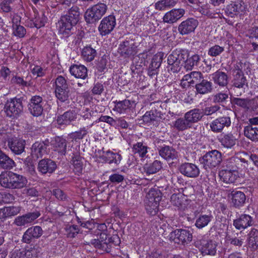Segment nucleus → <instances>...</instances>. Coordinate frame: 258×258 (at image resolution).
I'll return each mask as SVG.
<instances>
[{
    "mask_svg": "<svg viewBox=\"0 0 258 258\" xmlns=\"http://www.w3.org/2000/svg\"><path fill=\"white\" fill-rule=\"evenodd\" d=\"M199 60L200 56L198 54L190 56L187 50L176 49L169 55L167 62L169 70L173 73H177L180 71L183 63L184 68L187 71L191 70L195 66L197 65Z\"/></svg>",
    "mask_w": 258,
    "mask_h": 258,
    "instance_id": "obj_1",
    "label": "nucleus"
},
{
    "mask_svg": "<svg viewBox=\"0 0 258 258\" xmlns=\"http://www.w3.org/2000/svg\"><path fill=\"white\" fill-rule=\"evenodd\" d=\"M244 64L241 62H237L232 71V86L234 88L239 89L245 92V89L248 87L246 77L244 76L242 69Z\"/></svg>",
    "mask_w": 258,
    "mask_h": 258,
    "instance_id": "obj_2",
    "label": "nucleus"
},
{
    "mask_svg": "<svg viewBox=\"0 0 258 258\" xmlns=\"http://www.w3.org/2000/svg\"><path fill=\"white\" fill-rule=\"evenodd\" d=\"M162 198V193L157 188H151L146 196L145 208L148 213L156 215L159 210V202Z\"/></svg>",
    "mask_w": 258,
    "mask_h": 258,
    "instance_id": "obj_3",
    "label": "nucleus"
},
{
    "mask_svg": "<svg viewBox=\"0 0 258 258\" xmlns=\"http://www.w3.org/2000/svg\"><path fill=\"white\" fill-rule=\"evenodd\" d=\"M107 6L104 3H99L87 9L85 14L87 22L92 23L100 20L106 13Z\"/></svg>",
    "mask_w": 258,
    "mask_h": 258,
    "instance_id": "obj_4",
    "label": "nucleus"
},
{
    "mask_svg": "<svg viewBox=\"0 0 258 258\" xmlns=\"http://www.w3.org/2000/svg\"><path fill=\"white\" fill-rule=\"evenodd\" d=\"M4 110L7 116L10 117H17L23 110L22 100L16 97L8 100L5 105Z\"/></svg>",
    "mask_w": 258,
    "mask_h": 258,
    "instance_id": "obj_5",
    "label": "nucleus"
},
{
    "mask_svg": "<svg viewBox=\"0 0 258 258\" xmlns=\"http://www.w3.org/2000/svg\"><path fill=\"white\" fill-rule=\"evenodd\" d=\"M234 159H230L227 164V169H223L219 173L220 180L226 183H232L235 182L238 177L237 167L235 165H229L233 163Z\"/></svg>",
    "mask_w": 258,
    "mask_h": 258,
    "instance_id": "obj_6",
    "label": "nucleus"
},
{
    "mask_svg": "<svg viewBox=\"0 0 258 258\" xmlns=\"http://www.w3.org/2000/svg\"><path fill=\"white\" fill-rule=\"evenodd\" d=\"M195 245L198 247L203 255H215L217 252V243L212 240L202 238L195 242Z\"/></svg>",
    "mask_w": 258,
    "mask_h": 258,
    "instance_id": "obj_7",
    "label": "nucleus"
},
{
    "mask_svg": "<svg viewBox=\"0 0 258 258\" xmlns=\"http://www.w3.org/2000/svg\"><path fill=\"white\" fill-rule=\"evenodd\" d=\"M222 154L216 150H212L203 156L201 163L205 169L216 167L221 162Z\"/></svg>",
    "mask_w": 258,
    "mask_h": 258,
    "instance_id": "obj_8",
    "label": "nucleus"
},
{
    "mask_svg": "<svg viewBox=\"0 0 258 258\" xmlns=\"http://www.w3.org/2000/svg\"><path fill=\"white\" fill-rule=\"evenodd\" d=\"M116 25V19L114 16L110 15L105 17L101 21L98 30L102 36L109 34Z\"/></svg>",
    "mask_w": 258,
    "mask_h": 258,
    "instance_id": "obj_9",
    "label": "nucleus"
},
{
    "mask_svg": "<svg viewBox=\"0 0 258 258\" xmlns=\"http://www.w3.org/2000/svg\"><path fill=\"white\" fill-rule=\"evenodd\" d=\"M43 104L42 97L39 95L32 96L28 105L31 114L34 116H40L43 111Z\"/></svg>",
    "mask_w": 258,
    "mask_h": 258,
    "instance_id": "obj_10",
    "label": "nucleus"
},
{
    "mask_svg": "<svg viewBox=\"0 0 258 258\" xmlns=\"http://www.w3.org/2000/svg\"><path fill=\"white\" fill-rule=\"evenodd\" d=\"M40 216V214L38 211L28 213L22 216L17 217L13 223L17 226H28L32 224Z\"/></svg>",
    "mask_w": 258,
    "mask_h": 258,
    "instance_id": "obj_11",
    "label": "nucleus"
},
{
    "mask_svg": "<svg viewBox=\"0 0 258 258\" xmlns=\"http://www.w3.org/2000/svg\"><path fill=\"white\" fill-rule=\"evenodd\" d=\"M171 238L175 243L185 244L189 243L192 239V234L188 230L176 229L171 233Z\"/></svg>",
    "mask_w": 258,
    "mask_h": 258,
    "instance_id": "obj_12",
    "label": "nucleus"
},
{
    "mask_svg": "<svg viewBox=\"0 0 258 258\" xmlns=\"http://www.w3.org/2000/svg\"><path fill=\"white\" fill-rule=\"evenodd\" d=\"M199 25L198 21L192 18L182 21L178 27V31L182 35H188L195 30Z\"/></svg>",
    "mask_w": 258,
    "mask_h": 258,
    "instance_id": "obj_13",
    "label": "nucleus"
},
{
    "mask_svg": "<svg viewBox=\"0 0 258 258\" xmlns=\"http://www.w3.org/2000/svg\"><path fill=\"white\" fill-rule=\"evenodd\" d=\"M49 146L48 140L42 142H36L31 147V156L36 159L42 158L48 153L47 147Z\"/></svg>",
    "mask_w": 258,
    "mask_h": 258,
    "instance_id": "obj_14",
    "label": "nucleus"
},
{
    "mask_svg": "<svg viewBox=\"0 0 258 258\" xmlns=\"http://www.w3.org/2000/svg\"><path fill=\"white\" fill-rule=\"evenodd\" d=\"M183 9H173L166 12L163 17L162 20L164 23L174 24L176 23L185 14Z\"/></svg>",
    "mask_w": 258,
    "mask_h": 258,
    "instance_id": "obj_15",
    "label": "nucleus"
},
{
    "mask_svg": "<svg viewBox=\"0 0 258 258\" xmlns=\"http://www.w3.org/2000/svg\"><path fill=\"white\" fill-rule=\"evenodd\" d=\"M231 119L229 116H222L213 120L210 124L211 131L214 133H221L225 127H228L231 125Z\"/></svg>",
    "mask_w": 258,
    "mask_h": 258,
    "instance_id": "obj_16",
    "label": "nucleus"
},
{
    "mask_svg": "<svg viewBox=\"0 0 258 258\" xmlns=\"http://www.w3.org/2000/svg\"><path fill=\"white\" fill-rule=\"evenodd\" d=\"M43 231L39 226H32L24 232L22 241L26 243H30L33 239H38L43 234Z\"/></svg>",
    "mask_w": 258,
    "mask_h": 258,
    "instance_id": "obj_17",
    "label": "nucleus"
},
{
    "mask_svg": "<svg viewBox=\"0 0 258 258\" xmlns=\"http://www.w3.org/2000/svg\"><path fill=\"white\" fill-rule=\"evenodd\" d=\"M117 51L122 56L128 57L136 53V47L134 42L125 40L119 45Z\"/></svg>",
    "mask_w": 258,
    "mask_h": 258,
    "instance_id": "obj_18",
    "label": "nucleus"
},
{
    "mask_svg": "<svg viewBox=\"0 0 258 258\" xmlns=\"http://www.w3.org/2000/svg\"><path fill=\"white\" fill-rule=\"evenodd\" d=\"M180 172L188 177H196L200 174V170L195 164L184 163L181 164L179 167Z\"/></svg>",
    "mask_w": 258,
    "mask_h": 258,
    "instance_id": "obj_19",
    "label": "nucleus"
},
{
    "mask_svg": "<svg viewBox=\"0 0 258 258\" xmlns=\"http://www.w3.org/2000/svg\"><path fill=\"white\" fill-rule=\"evenodd\" d=\"M72 22H73L65 16H62L58 22V32L64 37H68L71 33L73 27L76 25Z\"/></svg>",
    "mask_w": 258,
    "mask_h": 258,
    "instance_id": "obj_20",
    "label": "nucleus"
},
{
    "mask_svg": "<svg viewBox=\"0 0 258 258\" xmlns=\"http://www.w3.org/2000/svg\"><path fill=\"white\" fill-rule=\"evenodd\" d=\"M55 162L51 159H44L39 161L38 165V170L43 174L47 173H52L56 169Z\"/></svg>",
    "mask_w": 258,
    "mask_h": 258,
    "instance_id": "obj_21",
    "label": "nucleus"
},
{
    "mask_svg": "<svg viewBox=\"0 0 258 258\" xmlns=\"http://www.w3.org/2000/svg\"><path fill=\"white\" fill-rule=\"evenodd\" d=\"M40 248L33 247L26 251H17L11 254L10 258H37L40 253Z\"/></svg>",
    "mask_w": 258,
    "mask_h": 258,
    "instance_id": "obj_22",
    "label": "nucleus"
},
{
    "mask_svg": "<svg viewBox=\"0 0 258 258\" xmlns=\"http://www.w3.org/2000/svg\"><path fill=\"white\" fill-rule=\"evenodd\" d=\"M8 146L14 154L20 155L25 151V141L20 139H12L8 142Z\"/></svg>",
    "mask_w": 258,
    "mask_h": 258,
    "instance_id": "obj_23",
    "label": "nucleus"
},
{
    "mask_svg": "<svg viewBox=\"0 0 258 258\" xmlns=\"http://www.w3.org/2000/svg\"><path fill=\"white\" fill-rule=\"evenodd\" d=\"M252 218L247 214H242L234 220L233 225L238 230L244 229L252 225Z\"/></svg>",
    "mask_w": 258,
    "mask_h": 258,
    "instance_id": "obj_24",
    "label": "nucleus"
},
{
    "mask_svg": "<svg viewBox=\"0 0 258 258\" xmlns=\"http://www.w3.org/2000/svg\"><path fill=\"white\" fill-rule=\"evenodd\" d=\"M99 158L103 162L109 164L114 163L118 165L121 160V156L118 153H113L110 150H108L103 151L102 155L99 157Z\"/></svg>",
    "mask_w": 258,
    "mask_h": 258,
    "instance_id": "obj_25",
    "label": "nucleus"
},
{
    "mask_svg": "<svg viewBox=\"0 0 258 258\" xmlns=\"http://www.w3.org/2000/svg\"><path fill=\"white\" fill-rule=\"evenodd\" d=\"M233 205L235 207L242 206L245 203L246 197L245 194L240 191L233 190L229 195Z\"/></svg>",
    "mask_w": 258,
    "mask_h": 258,
    "instance_id": "obj_26",
    "label": "nucleus"
},
{
    "mask_svg": "<svg viewBox=\"0 0 258 258\" xmlns=\"http://www.w3.org/2000/svg\"><path fill=\"white\" fill-rule=\"evenodd\" d=\"M77 118V113L73 110H69L65 112L62 115L58 116L57 122L59 124H70L72 121L76 120Z\"/></svg>",
    "mask_w": 258,
    "mask_h": 258,
    "instance_id": "obj_27",
    "label": "nucleus"
},
{
    "mask_svg": "<svg viewBox=\"0 0 258 258\" xmlns=\"http://www.w3.org/2000/svg\"><path fill=\"white\" fill-rule=\"evenodd\" d=\"M94 125V122H92L86 126L81 127L78 131L72 132L69 134V138L72 141H77L78 140L83 139L89 132V130Z\"/></svg>",
    "mask_w": 258,
    "mask_h": 258,
    "instance_id": "obj_28",
    "label": "nucleus"
},
{
    "mask_svg": "<svg viewBox=\"0 0 258 258\" xmlns=\"http://www.w3.org/2000/svg\"><path fill=\"white\" fill-rule=\"evenodd\" d=\"M69 70L71 75L77 78L85 79L87 77V69L83 65L74 64Z\"/></svg>",
    "mask_w": 258,
    "mask_h": 258,
    "instance_id": "obj_29",
    "label": "nucleus"
},
{
    "mask_svg": "<svg viewBox=\"0 0 258 258\" xmlns=\"http://www.w3.org/2000/svg\"><path fill=\"white\" fill-rule=\"evenodd\" d=\"M159 155L166 160H174L177 157V153L172 147L165 146L159 150Z\"/></svg>",
    "mask_w": 258,
    "mask_h": 258,
    "instance_id": "obj_30",
    "label": "nucleus"
},
{
    "mask_svg": "<svg viewBox=\"0 0 258 258\" xmlns=\"http://www.w3.org/2000/svg\"><path fill=\"white\" fill-rule=\"evenodd\" d=\"M115 106L113 110L119 113H123L126 111L131 108L134 105L135 102L130 100L125 99L122 101H115Z\"/></svg>",
    "mask_w": 258,
    "mask_h": 258,
    "instance_id": "obj_31",
    "label": "nucleus"
},
{
    "mask_svg": "<svg viewBox=\"0 0 258 258\" xmlns=\"http://www.w3.org/2000/svg\"><path fill=\"white\" fill-rule=\"evenodd\" d=\"M196 89L197 93L200 94L209 93L212 91V83L207 80H202L201 82L196 84Z\"/></svg>",
    "mask_w": 258,
    "mask_h": 258,
    "instance_id": "obj_32",
    "label": "nucleus"
},
{
    "mask_svg": "<svg viewBox=\"0 0 258 258\" xmlns=\"http://www.w3.org/2000/svg\"><path fill=\"white\" fill-rule=\"evenodd\" d=\"M203 116L202 111L200 109L197 108L190 110L184 114V117L190 125L201 120Z\"/></svg>",
    "mask_w": 258,
    "mask_h": 258,
    "instance_id": "obj_33",
    "label": "nucleus"
},
{
    "mask_svg": "<svg viewBox=\"0 0 258 258\" xmlns=\"http://www.w3.org/2000/svg\"><path fill=\"white\" fill-rule=\"evenodd\" d=\"M215 84L221 87L226 86L228 83L227 74L223 72L218 71L211 75Z\"/></svg>",
    "mask_w": 258,
    "mask_h": 258,
    "instance_id": "obj_34",
    "label": "nucleus"
},
{
    "mask_svg": "<svg viewBox=\"0 0 258 258\" xmlns=\"http://www.w3.org/2000/svg\"><path fill=\"white\" fill-rule=\"evenodd\" d=\"M11 175H12L11 188H21L26 185L27 179L25 177L14 172Z\"/></svg>",
    "mask_w": 258,
    "mask_h": 258,
    "instance_id": "obj_35",
    "label": "nucleus"
},
{
    "mask_svg": "<svg viewBox=\"0 0 258 258\" xmlns=\"http://www.w3.org/2000/svg\"><path fill=\"white\" fill-rule=\"evenodd\" d=\"M71 162L74 172L78 175L81 174L84 166L83 158L79 154H74Z\"/></svg>",
    "mask_w": 258,
    "mask_h": 258,
    "instance_id": "obj_36",
    "label": "nucleus"
},
{
    "mask_svg": "<svg viewBox=\"0 0 258 258\" xmlns=\"http://www.w3.org/2000/svg\"><path fill=\"white\" fill-rule=\"evenodd\" d=\"M244 136L252 142H258V128L248 125L244 128Z\"/></svg>",
    "mask_w": 258,
    "mask_h": 258,
    "instance_id": "obj_37",
    "label": "nucleus"
},
{
    "mask_svg": "<svg viewBox=\"0 0 258 258\" xmlns=\"http://www.w3.org/2000/svg\"><path fill=\"white\" fill-rule=\"evenodd\" d=\"M15 166V163L0 150V167L4 169H10Z\"/></svg>",
    "mask_w": 258,
    "mask_h": 258,
    "instance_id": "obj_38",
    "label": "nucleus"
},
{
    "mask_svg": "<svg viewBox=\"0 0 258 258\" xmlns=\"http://www.w3.org/2000/svg\"><path fill=\"white\" fill-rule=\"evenodd\" d=\"M171 204L179 210H184L186 208L185 200L180 194H173L170 198Z\"/></svg>",
    "mask_w": 258,
    "mask_h": 258,
    "instance_id": "obj_39",
    "label": "nucleus"
},
{
    "mask_svg": "<svg viewBox=\"0 0 258 258\" xmlns=\"http://www.w3.org/2000/svg\"><path fill=\"white\" fill-rule=\"evenodd\" d=\"M162 167V163L161 162L156 160L151 163L146 164L144 166V169L147 174H152L158 172Z\"/></svg>",
    "mask_w": 258,
    "mask_h": 258,
    "instance_id": "obj_40",
    "label": "nucleus"
},
{
    "mask_svg": "<svg viewBox=\"0 0 258 258\" xmlns=\"http://www.w3.org/2000/svg\"><path fill=\"white\" fill-rule=\"evenodd\" d=\"M67 144L66 139L59 137L56 138L53 144L54 150L61 155H65L67 152Z\"/></svg>",
    "mask_w": 258,
    "mask_h": 258,
    "instance_id": "obj_41",
    "label": "nucleus"
},
{
    "mask_svg": "<svg viewBox=\"0 0 258 258\" xmlns=\"http://www.w3.org/2000/svg\"><path fill=\"white\" fill-rule=\"evenodd\" d=\"M148 146L143 142H137L133 145V152L134 154H138L140 157L143 158L146 157L148 152Z\"/></svg>",
    "mask_w": 258,
    "mask_h": 258,
    "instance_id": "obj_42",
    "label": "nucleus"
},
{
    "mask_svg": "<svg viewBox=\"0 0 258 258\" xmlns=\"http://www.w3.org/2000/svg\"><path fill=\"white\" fill-rule=\"evenodd\" d=\"M176 4L175 0H160L155 4V8L159 11H164L173 7Z\"/></svg>",
    "mask_w": 258,
    "mask_h": 258,
    "instance_id": "obj_43",
    "label": "nucleus"
},
{
    "mask_svg": "<svg viewBox=\"0 0 258 258\" xmlns=\"http://www.w3.org/2000/svg\"><path fill=\"white\" fill-rule=\"evenodd\" d=\"M82 57L86 61H91L96 55V51L90 46L84 47L81 52Z\"/></svg>",
    "mask_w": 258,
    "mask_h": 258,
    "instance_id": "obj_44",
    "label": "nucleus"
},
{
    "mask_svg": "<svg viewBox=\"0 0 258 258\" xmlns=\"http://www.w3.org/2000/svg\"><path fill=\"white\" fill-rule=\"evenodd\" d=\"M246 8L244 3L242 0H237L229 6V10L231 13L234 14L243 12Z\"/></svg>",
    "mask_w": 258,
    "mask_h": 258,
    "instance_id": "obj_45",
    "label": "nucleus"
},
{
    "mask_svg": "<svg viewBox=\"0 0 258 258\" xmlns=\"http://www.w3.org/2000/svg\"><path fill=\"white\" fill-rule=\"evenodd\" d=\"M2 210L3 218L11 217L18 214L21 210V207L13 206L5 207L2 208Z\"/></svg>",
    "mask_w": 258,
    "mask_h": 258,
    "instance_id": "obj_46",
    "label": "nucleus"
},
{
    "mask_svg": "<svg viewBox=\"0 0 258 258\" xmlns=\"http://www.w3.org/2000/svg\"><path fill=\"white\" fill-rule=\"evenodd\" d=\"M212 218L213 216L210 214L200 215L197 218L195 225L199 229L203 228L208 225Z\"/></svg>",
    "mask_w": 258,
    "mask_h": 258,
    "instance_id": "obj_47",
    "label": "nucleus"
},
{
    "mask_svg": "<svg viewBox=\"0 0 258 258\" xmlns=\"http://www.w3.org/2000/svg\"><path fill=\"white\" fill-rule=\"evenodd\" d=\"M79 8L77 6L72 7L64 16L70 19L73 23L77 24L79 20L80 12Z\"/></svg>",
    "mask_w": 258,
    "mask_h": 258,
    "instance_id": "obj_48",
    "label": "nucleus"
},
{
    "mask_svg": "<svg viewBox=\"0 0 258 258\" xmlns=\"http://www.w3.org/2000/svg\"><path fill=\"white\" fill-rule=\"evenodd\" d=\"M13 172L2 173L0 175V184L1 186L11 188Z\"/></svg>",
    "mask_w": 258,
    "mask_h": 258,
    "instance_id": "obj_49",
    "label": "nucleus"
},
{
    "mask_svg": "<svg viewBox=\"0 0 258 258\" xmlns=\"http://www.w3.org/2000/svg\"><path fill=\"white\" fill-rule=\"evenodd\" d=\"M248 245L253 249L258 247V230L252 229L248 234Z\"/></svg>",
    "mask_w": 258,
    "mask_h": 258,
    "instance_id": "obj_50",
    "label": "nucleus"
},
{
    "mask_svg": "<svg viewBox=\"0 0 258 258\" xmlns=\"http://www.w3.org/2000/svg\"><path fill=\"white\" fill-rule=\"evenodd\" d=\"M233 102L237 106L248 110L251 107L253 100L247 98H234Z\"/></svg>",
    "mask_w": 258,
    "mask_h": 258,
    "instance_id": "obj_51",
    "label": "nucleus"
},
{
    "mask_svg": "<svg viewBox=\"0 0 258 258\" xmlns=\"http://www.w3.org/2000/svg\"><path fill=\"white\" fill-rule=\"evenodd\" d=\"M220 142L224 147L231 148L235 145L236 139L232 135L227 134L224 136Z\"/></svg>",
    "mask_w": 258,
    "mask_h": 258,
    "instance_id": "obj_52",
    "label": "nucleus"
},
{
    "mask_svg": "<svg viewBox=\"0 0 258 258\" xmlns=\"http://www.w3.org/2000/svg\"><path fill=\"white\" fill-rule=\"evenodd\" d=\"M55 95L57 100L61 102H65L69 100L70 95L69 89L62 90H55Z\"/></svg>",
    "mask_w": 258,
    "mask_h": 258,
    "instance_id": "obj_53",
    "label": "nucleus"
},
{
    "mask_svg": "<svg viewBox=\"0 0 258 258\" xmlns=\"http://www.w3.org/2000/svg\"><path fill=\"white\" fill-rule=\"evenodd\" d=\"M174 127L178 131H184L190 127L191 125L185 118H179L174 123Z\"/></svg>",
    "mask_w": 258,
    "mask_h": 258,
    "instance_id": "obj_54",
    "label": "nucleus"
},
{
    "mask_svg": "<svg viewBox=\"0 0 258 258\" xmlns=\"http://www.w3.org/2000/svg\"><path fill=\"white\" fill-rule=\"evenodd\" d=\"M55 90L67 89L69 88V84L67 80L62 76H58L55 81Z\"/></svg>",
    "mask_w": 258,
    "mask_h": 258,
    "instance_id": "obj_55",
    "label": "nucleus"
},
{
    "mask_svg": "<svg viewBox=\"0 0 258 258\" xmlns=\"http://www.w3.org/2000/svg\"><path fill=\"white\" fill-rule=\"evenodd\" d=\"M228 98V94L226 93L219 92L212 96L214 103L223 104L225 103Z\"/></svg>",
    "mask_w": 258,
    "mask_h": 258,
    "instance_id": "obj_56",
    "label": "nucleus"
},
{
    "mask_svg": "<svg viewBox=\"0 0 258 258\" xmlns=\"http://www.w3.org/2000/svg\"><path fill=\"white\" fill-rule=\"evenodd\" d=\"M221 107L219 105L215 104L206 107L203 110V115L209 116L217 112H220Z\"/></svg>",
    "mask_w": 258,
    "mask_h": 258,
    "instance_id": "obj_57",
    "label": "nucleus"
},
{
    "mask_svg": "<svg viewBox=\"0 0 258 258\" xmlns=\"http://www.w3.org/2000/svg\"><path fill=\"white\" fill-rule=\"evenodd\" d=\"M224 51V47L214 45L209 49L208 54L212 57H216L220 55Z\"/></svg>",
    "mask_w": 258,
    "mask_h": 258,
    "instance_id": "obj_58",
    "label": "nucleus"
},
{
    "mask_svg": "<svg viewBox=\"0 0 258 258\" xmlns=\"http://www.w3.org/2000/svg\"><path fill=\"white\" fill-rule=\"evenodd\" d=\"M157 116L154 113L153 111L147 112L143 116L142 120L145 123H152L156 121Z\"/></svg>",
    "mask_w": 258,
    "mask_h": 258,
    "instance_id": "obj_59",
    "label": "nucleus"
},
{
    "mask_svg": "<svg viewBox=\"0 0 258 258\" xmlns=\"http://www.w3.org/2000/svg\"><path fill=\"white\" fill-rule=\"evenodd\" d=\"M81 116L85 121L84 124L87 123L88 125L94 121L92 120V111L90 110L88 108H86L84 111L82 112Z\"/></svg>",
    "mask_w": 258,
    "mask_h": 258,
    "instance_id": "obj_60",
    "label": "nucleus"
},
{
    "mask_svg": "<svg viewBox=\"0 0 258 258\" xmlns=\"http://www.w3.org/2000/svg\"><path fill=\"white\" fill-rule=\"evenodd\" d=\"M90 243L96 248L102 249L107 252H109V247L105 243L101 242L99 239H93L91 241Z\"/></svg>",
    "mask_w": 258,
    "mask_h": 258,
    "instance_id": "obj_61",
    "label": "nucleus"
},
{
    "mask_svg": "<svg viewBox=\"0 0 258 258\" xmlns=\"http://www.w3.org/2000/svg\"><path fill=\"white\" fill-rule=\"evenodd\" d=\"M108 56L104 55L99 58L97 63L96 67L99 72H103L106 68V65L108 62Z\"/></svg>",
    "mask_w": 258,
    "mask_h": 258,
    "instance_id": "obj_62",
    "label": "nucleus"
},
{
    "mask_svg": "<svg viewBox=\"0 0 258 258\" xmlns=\"http://www.w3.org/2000/svg\"><path fill=\"white\" fill-rule=\"evenodd\" d=\"M79 229L77 225H71L66 228L67 236L70 238L75 237L79 232Z\"/></svg>",
    "mask_w": 258,
    "mask_h": 258,
    "instance_id": "obj_63",
    "label": "nucleus"
},
{
    "mask_svg": "<svg viewBox=\"0 0 258 258\" xmlns=\"http://www.w3.org/2000/svg\"><path fill=\"white\" fill-rule=\"evenodd\" d=\"M13 33L15 36L19 37H23L26 34V30L24 27L21 25H18L17 24L13 25Z\"/></svg>",
    "mask_w": 258,
    "mask_h": 258,
    "instance_id": "obj_64",
    "label": "nucleus"
}]
</instances>
